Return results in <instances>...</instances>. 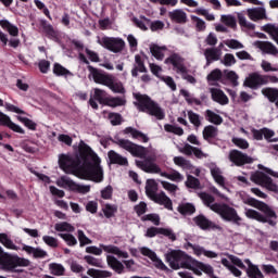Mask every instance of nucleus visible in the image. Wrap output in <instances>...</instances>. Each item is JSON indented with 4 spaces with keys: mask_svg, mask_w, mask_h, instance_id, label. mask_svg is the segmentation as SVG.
Wrapping results in <instances>:
<instances>
[{
    "mask_svg": "<svg viewBox=\"0 0 278 278\" xmlns=\"http://www.w3.org/2000/svg\"><path fill=\"white\" fill-rule=\"evenodd\" d=\"M53 73L56 75V77H66L68 75H73L71 71H68L66 67L62 66L60 63H54L53 65Z\"/></svg>",
    "mask_w": 278,
    "mask_h": 278,
    "instance_id": "47",
    "label": "nucleus"
},
{
    "mask_svg": "<svg viewBox=\"0 0 278 278\" xmlns=\"http://www.w3.org/2000/svg\"><path fill=\"white\" fill-rule=\"evenodd\" d=\"M108 97L109 96L105 90L96 88L93 89V96H91V98L89 99V105L92 108V110H99L98 103H100V105H105Z\"/></svg>",
    "mask_w": 278,
    "mask_h": 278,
    "instance_id": "14",
    "label": "nucleus"
},
{
    "mask_svg": "<svg viewBox=\"0 0 278 278\" xmlns=\"http://www.w3.org/2000/svg\"><path fill=\"white\" fill-rule=\"evenodd\" d=\"M17 258L20 260V264L18 263H13L9 266H2L3 270H5L7 273H24L23 269H16L20 267L23 268H27V266H29V264H31V262H29V260L27 258H23L17 256Z\"/></svg>",
    "mask_w": 278,
    "mask_h": 278,
    "instance_id": "24",
    "label": "nucleus"
},
{
    "mask_svg": "<svg viewBox=\"0 0 278 278\" xmlns=\"http://www.w3.org/2000/svg\"><path fill=\"white\" fill-rule=\"evenodd\" d=\"M100 247L101 249H103V251H105V253H113V255L124 257V260H127V257H129V253L121 251V249H118V247L116 245L101 244Z\"/></svg>",
    "mask_w": 278,
    "mask_h": 278,
    "instance_id": "34",
    "label": "nucleus"
},
{
    "mask_svg": "<svg viewBox=\"0 0 278 278\" xmlns=\"http://www.w3.org/2000/svg\"><path fill=\"white\" fill-rule=\"evenodd\" d=\"M40 27L42 28L46 38H49V40H53L54 42H58V40H60V33L55 30V28H53V25L49 24L47 20L40 21Z\"/></svg>",
    "mask_w": 278,
    "mask_h": 278,
    "instance_id": "17",
    "label": "nucleus"
},
{
    "mask_svg": "<svg viewBox=\"0 0 278 278\" xmlns=\"http://www.w3.org/2000/svg\"><path fill=\"white\" fill-rule=\"evenodd\" d=\"M193 223L199 227V229H202V231H216L220 229V226H218L216 223L206 218L205 215L200 214L193 217Z\"/></svg>",
    "mask_w": 278,
    "mask_h": 278,
    "instance_id": "12",
    "label": "nucleus"
},
{
    "mask_svg": "<svg viewBox=\"0 0 278 278\" xmlns=\"http://www.w3.org/2000/svg\"><path fill=\"white\" fill-rule=\"evenodd\" d=\"M152 201L157 205H163L165 210L173 212V200H170V198H168L164 191H161Z\"/></svg>",
    "mask_w": 278,
    "mask_h": 278,
    "instance_id": "26",
    "label": "nucleus"
},
{
    "mask_svg": "<svg viewBox=\"0 0 278 278\" xmlns=\"http://www.w3.org/2000/svg\"><path fill=\"white\" fill-rule=\"evenodd\" d=\"M55 231H67V233H73L75 231V226L68 224L67 222L58 223L54 225Z\"/></svg>",
    "mask_w": 278,
    "mask_h": 278,
    "instance_id": "51",
    "label": "nucleus"
},
{
    "mask_svg": "<svg viewBox=\"0 0 278 278\" xmlns=\"http://www.w3.org/2000/svg\"><path fill=\"white\" fill-rule=\"evenodd\" d=\"M135 99L137 101L135 105L139 112L154 116L156 121H164V118H166L164 109L148 94L135 93Z\"/></svg>",
    "mask_w": 278,
    "mask_h": 278,
    "instance_id": "3",
    "label": "nucleus"
},
{
    "mask_svg": "<svg viewBox=\"0 0 278 278\" xmlns=\"http://www.w3.org/2000/svg\"><path fill=\"white\" fill-rule=\"evenodd\" d=\"M251 181H253L257 186H262L263 188H266L270 192H275L276 194H278L277 184L273 182V178H270L268 175L264 174L263 172H255L254 174H252Z\"/></svg>",
    "mask_w": 278,
    "mask_h": 278,
    "instance_id": "8",
    "label": "nucleus"
},
{
    "mask_svg": "<svg viewBox=\"0 0 278 278\" xmlns=\"http://www.w3.org/2000/svg\"><path fill=\"white\" fill-rule=\"evenodd\" d=\"M211 97L215 103H219V105L229 104V98L225 94V91L218 88H211Z\"/></svg>",
    "mask_w": 278,
    "mask_h": 278,
    "instance_id": "23",
    "label": "nucleus"
},
{
    "mask_svg": "<svg viewBox=\"0 0 278 278\" xmlns=\"http://www.w3.org/2000/svg\"><path fill=\"white\" fill-rule=\"evenodd\" d=\"M59 166L66 175H74L78 179L94 181L96 184L103 181L101 159H99V155L84 140L78 144L77 156L66 154L59 156Z\"/></svg>",
    "mask_w": 278,
    "mask_h": 278,
    "instance_id": "1",
    "label": "nucleus"
},
{
    "mask_svg": "<svg viewBox=\"0 0 278 278\" xmlns=\"http://www.w3.org/2000/svg\"><path fill=\"white\" fill-rule=\"evenodd\" d=\"M177 212L181 214V216H192L197 212V206L190 202L180 203L177 207Z\"/></svg>",
    "mask_w": 278,
    "mask_h": 278,
    "instance_id": "32",
    "label": "nucleus"
},
{
    "mask_svg": "<svg viewBox=\"0 0 278 278\" xmlns=\"http://www.w3.org/2000/svg\"><path fill=\"white\" fill-rule=\"evenodd\" d=\"M11 264H21L18 255H12L3 251L0 247V266H11Z\"/></svg>",
    "mask_w": 278,
    "mask_h": 278,
    "instance_id": "20",
    "label": "nucleus"
},
{
    "mask_svg": "<svg viewBox=\"0 0 278 278\" xmlns=\"http://www.w3.org/2000/svg\"><path fill=\"white\" fill-rule=\"evenodd\" d=\"M108 156L111 164H117L118 166H129V161L127 157L118 154L114 150H110Z\"/></svg>",
    "mask_w": 278,
    "mask_h": 278,
    "instance_id": "27",
    "label": "nucleus"
},
{
    "mask_svg": "<svg viewBox=\"0 0 278 278\" xmlns=\"http://www.w3.org/2000/svg\"><path fill=\"white\" fill-rule=\"evenodd\" d=\"M211 175L219 186H225V177H223L220 168L215 167L211 169Z\"/></svg>",
    "mask_w": 278,
    "mask_h": 278,
    "instance_id": "55",
    "label": "nucleus"
},
{
    "mask_svg": "<svg viewBox=\"0 0 278 278\" xmlns=\"http://www.w3.org/2000/svg\"><path fill=\"white\" fill-rule=\"evenodd\" d=\"M254 47H256L267 55H278L277 47L270 41H255Z\"/></svg>",
    "mask_w": 278,
    "mask_h": 278,
    "instance_id": "19",
    "label": "nucleus"
},
{
    "mask_svg": "<svg viewBox=\"0 0 278 278\" xmlns=\"http://www.w3.org/2000/svg\"><path fill=\"white\" fill-rule=\"evenodd\" d=\"M49 270L54 277H63L64 273H66V269L63 267V265L58 263H51L49 265Z\"/></svg>",
    "mask_w": 278,
    "mask_h": 278,
    "instance_id": "45",
    "label": "nucleus"
},
{
    "mask_svg": "<svg viewBox=\"0 0 278 278\" xmlns=\"http://www.w3.org/2000/svg\"><path fill=\"white\" fill-rule=\"evenodd\" d=\"M178 151L179 153H184L185 155H195V157H198L199 160H201V157H203V151L199 148L192 147L190 146V143H186L184 148H179L178 147Z\"/></svg>",
    "mask_w": 278,
    "mask_h": 278,
    "instance_id": "29",
    "label": "nucleus"
},
{
    "mask_svg": "<svg viewBox=\"0 0 278 278\" xmlns=\"http://www.w3.org/2000/svg\"><path fill=\"white\" fill-rule=\"evenodd\" d=\"M56 186L64 189L68 188L71 192H78V194H88V192H90V186L79 185L73 179L68 178V176H62L60 179H58Z\"/></svg>",
    "mask_w": 278,
    "mask_h": 278,
    "instance_id": "7",
    "label": "nucleus"
},
{
    "mask_svg": "<svg viewBox=\"0 0 278 278\" xmlns=\"http://www.w3.org/2000/svg\"><path fill=\"white\" fill-rule=\"evenodd\" d=\"M229 161L235 164V166H244L245 164H253V157L249 156L247 153H242L239 150H231L229 152Z\"/></svg>",
    "mask_w": 278,
    "mask_h": 278,
    "instance_id": "13",
    "label": "nucleus"
},
{
    "mask_svg": "<svg viewBox=\"0 0 278 278\" xmlns=\"http://www.w3.org/2000/svg\"><path fill=\"white\" fill-rule=\"evenodd\" d=\"M222 23H224L226 27H230V29H236V27H238V23L233 15H222Z\"/></svg>",
    "mask_w": 278,
    "mask_h": 278,
    "instance_id": "54",
    "label": "nucleus"
},
{
    "mask_svg": "<svg viewBox=\"0 0 278 278\" xmlns=\"http://www.w3.org/2000/svg\"><path fill=\"white\" fill-rule=\"evenodd\" d=\"M262 94L268 99L270 103H277L278 101V89L273 87H266L262 89Z\"/></svg>",
    "mask_w": 278,
    "mask_h": 278,
    "instance_id": "36",
    "label": "nucleus"
},
{
    "mask_svg": "<svg viewBox=\"0 0 278 278\" xmlns=\"http://www.w3.org/2000/svg\"><path fill=\"white\" fill-rule=\"evenodd\" d=\"M188 118L194 127H201V116L193 111H188Z\"/></svg>",
    "mask_w": 278,
    "mask_h": 278,
    "instance_id": "60",
    "label": "nucleus"
},
{
    "mask_svg": "<svg viewBox=\"0 0 278 278\" xmlns=\"http://www.w3.org/2000/svg\"><path fill=\"white\" fill-rule=\"evenodd\" d=\"M184 257L185 252L181 250H172L165 254V260L168 262L173 270H179V264H181V260H184Z\"/></svg>",
    "mask_w": 278,
    "mask_h": 278,
    "instance_id": "15",
    "label": "nucleus"
},
{
    "mask_svg": "<svg viewBox=\"0 0 278 278\" xmlns=\"http://www.w3.org/2000/svg\"><path fill=\"white\" fill-rule=\"evenodd\" d=\"M243 86L245 88H251V90H257V88H262V86H266V81L264 80V75L257 72L250 73L249 76L244 79Z\"/></svg>",
    "mask_w": 278,
    "mask_h": 278,
    "instance_id": "10",
    "label": "nucleus"
},
{
    "mask_svg": "<svg viewBox=\"0 0 278 278\" xmlns=\"http://www.w3.org/2000/svg\"><path fill=\"white\" fill-rule=\"evenodd\" d=\"M138 73H149L147 65H144V59L140 54L135 55V64L131 70V77H138Z\"/></svg>",
    "mask_w": 278,
    "mask_h": 278,
    "instance_id": "22",
    "label": "nucleus"
},
{
    "mask_svg": "<svg viewBox=\"0 0 278 278\" xmlns=\"http://www.w3.org/2000/svg\"><path fill=\"white\" fill-rule=\"evenodd\" d=\"M185 60L178 53H173L167 59H165V64H172L176 73L182 74V79H186L189 84H197V78L188 74V67L184 64Z\"/></svg>",
    "mask_w": 278,
    "mask_h": 278,
    "instance_id": "5",
    "label": "nucleus"
},
{
    "mask_svg": "<svg viewBox=\"0 0 278 278\" xmlns=\"http://www.w3.org/2000/svg\"><path fill=\"white\" fill-rule=\"evenodd\" d=\"M180 94L182 97H185V100L187 101V103L189 105H192V103H194V105H202L203 104L202 101H207V96L205 93H202L200 96V100L197 99V98L190 97V92L188 90H186V89H181L180 90Z\"/></svg>",
    "mask_w": 278,
    "mask_h": 278,
    "instance_id": "28",
    "label": "nucleus"
},
{
    "mask_svg": "<svg viewBox=\"0 0 278 278\" xmlns=\"http://www.w3.org/2000/svg\"><path fill=\"white\" fill-rule=\"evenodd\" d=\"M106 262H108L110 268L115 270V273H117V275H123V271L125 270V265H123V263H121V261H118L113 255H108Z\"/></svg>",
    "mask_w": 278,
    "mask_h": 278,
    "instance_id": "31",
    "label": "nucleus"
},
{
    "mask_svg": "<svg viewBox=\"0 0 278 278\" xmlns=\"http://www.w3.org/2000/svg\"><path fill=\"white\" fill-rule=\"evenodd\" d=\"M205 121L212 123V125H223V116L216 114L212 110H206L204 113Z\"/></svg>",
    "mask_w": 278,
    "mask_h": 278,
    "instance_id": "38",
    "label": "nucleus"
},
{
    "mask_svg": "<svg viewBox=\"0 0 278 278\" xmlns=\"http://www.w3.org/2000/svg\"><path fill=\"white\" fill-rule=\"evenodd\" d=\"M231 142L235 147H238L239 149H249V141H247V139L233 137L231 139Z\"/></svg>",
    "mask_w": 278,
    "mask_h": 278,
    "instance_id": "63",
    "label": "nucleus"
},
{
    "mask_svg": "<svg viewBox=\"0 0 278 278\" xmlns=\"http://www.w3.org/2000/svg\"><path fill=\"white\" fill-rule=\"evenodd\" d=\"M0 26L2 29H7V31L10 34V36L16 37L18 36V27L10 23L8 20H1Z\"/></svg>",
    "mask_w": 278,
    "mask_h": 278,
    "instance_id": "42",
    "label": "nucleus"
},
{
    "mask_svg": "<svg viewBox=\"0 0 278 278\" xmlns=\"http://www.w3.org/2000/svg\"><path fill=\"white\" fill-rule=\"evenodd\" d=\"M247 14L250 21L257 23V21H264V18H266V9L264 8L248 9Z\"/></svg>",
    "mask_w": 278,
    "mask_h": 278,
    "instance_id": "25",
    "label": "nucleus"
},
{
    "mask_svg": "<svg viewBox=\"0 0 278 278\" xmlns=\"http://www.w3.org/2000/svg\"><path fill=\"white\" fill-rule=\"evenodd\" d=\"M136 166L143 170V173L156 174L162 173L160 165L155 164L151 159H146L144 161H136Z\"/></svg>",
    "mask_w": 278,
    "mask_h": 278,
    "instance_id": "16",
    "label": "nucleus"
},
{
    "mask_svg": "<svg viewBox=\"0 0 278 278\" xmlns=\"http://www.w3.org/2000/svg\"><path fill=\"white\" fill-rule=\"evenodd\" d=\"M0 243L3 244V247H5V249H11L13 251H16V245L14 244L12 239H10V237H8V233H5V232L0 233Z\"/></svg>",
    "mask_w": 278,
    "mask_h": 278,
    "instance_id": "49",
    "label": "nucleus"
},
{
    "mask_svg": "<svg viewBox=\"0 0 278 278\" xmlns=\"http://www.w3.org/2000/svg\"><path fill=\"white\" fill-rule=\"evenodd\" d=\"M223 55V51L219 48H206L204 50V58L206 60V66L213 64V62H218Z\"/></svg>",
    "mask_w": 278,
    "mask_h": 278,
    "instance_id": "18",
    "label": "nucleus"
},
{
    "mask_svg": "<svg viewBox=\"0 0 278 278\" xmlns=\"http://www.w3.org/2000/svg\"><path fill=\"white\" fill-rule=\"evenodd\" d=\"M87 275H89V277H92V278H110L112 277V271L89 268L87 270Z\"/></svg>",
    "mask_w": 278,
    "mask_h": 278,
    "instance_id": "41",
    "label": "nucleus"
},
{
    "mask_svg": "<svg viewBox=\"0 0 278 278\" xmlns=\"http://www.w3.org/2000/svg\"><path fill=\"white\" fill-rule=\"evenodd\" d=\"M78 241L80 247H86V244H92V240L86 236L84 230H77Z\"/></svg>",
    "mask_w": 278,
    "mask_h": 278,
    "instance_id": "64",
    "label": "nucleus"
},
{
    "mask_svg": "<svg viewBox=\"0 0 278 278\" xmlns=\"http://www.w3.org/2000/svg\"><path fill=\"white\" fill-rule=\"evenodd\" d=\"M166 46H157V45H152L150 47V53L155 58V60H164V52L166 51Z\"/></svg>",
    "mask_w": 278,
    "mask_h": 278,
    "instance_id": "44",
    "label": "nucleus"
},
{
    "mask_svg": "<svg viewBox=\"0 0 278 278\" xmlns=\"http://www.w3.org/2000/svg\"><path fill=\"white\" fill-rule=\"evenodd\" d=\"M102 212L105 218H114L116 212H118V206H116V204L106 203L102 208Z\"/></svg>",
    "mask_w": 278,
    "mask_h": 278,
    "instance_id": "46",
    "label": "nucleus"
},
{
    "mask_svg": "<svg viewBox=\"0 0 278 278\" xmlns=\"http://www.w3.org/2000/svg\"><path fill=\"white\" fill-rule=\"evenodd\" d=\"M241 200L244 205L255 207L256 210H260V212H263V214H265L264 216L262 213L253 208H249L245 212L247 218L257 220V223H268V225H270L271 227H275V225H277V222L273 220V218L277 219V213L268 204H266V202L260 201L251 197L241 198Z\"/></svg>",
    "mask_w": 278,
    "mask_h": 278,
    "instance_id": "2",
    "label": "nucleus"
},
{
    "mask_svg": "<svg viewBox=\"0 0 278 278\" xmlns=\"http://www.w3.org/2000/svg\"><path fill=\"white\" fill-rule=\"evenodd\" d=\"M191 21H193V23H195L197 31H205V29L207 27L205 25V21H203L201 17L195 16V15H191Z\"/></svg>",
    "mask_w": 278,
    "mask_h": 278,
    "instance_id": "59",
    "label": "nucleus"
},
{
    "mask_svg": "<svg viewBox=\"0 0 278 278\" xmlns=\"http://www.w3.org/2000/svg\"><path fill=\"white\" fill-rule=\"evenodd\" d=\"M203 139L210 142L211 140H214L216 136H218V128L216 126H205L203 131H202Z\"/></svg>",
    "mask_w": 278,
    "mask_h": 278,
    "instance_id": "35",
    "label": "nucleus"
},
{
    "mask_svg": "<svg viewBox=\"0 0 278 278\" xmlns=\"http://www.w3.org/2000/svg\"><path fill=\"white\" fill-rule=\"evenodd\" d=\"M87 71H89L90 75L92 76L94 84L108 86L110 84V80L112 79V75L106 74L92 65H88Z\"/></svg>",
    "mask_w": 278,
    "mask_h": 278,
    "instance_id": "11",
    "label": "nucleus"
},
{
    "mask_svg": "<svg viewBox=\"0 0 278 278\" xmlns=\"http://www.w3.org/2000/svg\"><path fill=\"white\" fill-rule=\"evenodd\" d=\"M197 268L205 273V275H208V277H214V267H212V265L199 262Z\"/></svg>",
    "mask_w": 278,
    "mask_h": 278,
    "instance_id": "58",
    "label": "nucleus"
},
{
    "mask_svg": "<svg viewBox=\"0 0 278 278\" xmlns=\"http://www.w3.org/2000/svg\"><path fill=\"white\" fill-rule=\"evenodd\" d=\"M200 199L203 201L204 205H206V207H210V210H212V206H214V201H216V199H214V195L207 193V192H202L200 193Z\"/></svg>",
    "mask_w": 278,
    "mask_h": 278,
    "instance_id": "56",
    "label": "nucleus"
},
{
    "mask_svg": "<svg viewBox=\"0 0 278 278\" xmlns=\"http://www.w3.org/2000/svg\"><path fill=\"white\" fill-rule=\"evenodd\" d=\"M124 134H130V136H132L135 140H142L143 142H149V137H147V135L134 127H126Z\"/></svg>",
    "mask_w": 278,
    "mask_h": 278,
    "instance_id": "37",
    "label": "nucleus"
},
{
    "mask_svg": "<svg viewBox=\"0 0 278 278\" xmlns=\"http://www.w3.org/2000/svg\"><path fill=\"white\" fill-rule=\"evenodd\" d=\"M84 261L89 266H94L96 268H103V261L100 260V258H97V257H94L92 255H85L84 256Z\"/></svg>",
    "mask_w": 278,
    "mask_h": 278,
    "instance_id": "50",
    "label": "nucleus"
},
{
    "mask_svg": "<svg viewBox=\"0 0 278 278\" xmlns=\"http://www.w3.org/2000/svg\"><path fill=\"white\" fill-rule=\"evenodd\" d=\"M106 88H110L112 92H115L116 94H125L126 90L125 87L123 86V83L114 81V77H111V80H109V84L106 85Z\"/></svg>",
    "mask_w": 278,
    "mask_h": 278,
    "instance_id": "39",
    "label": "nucleus"
},
{
    "mask_svg": "<svg viewBox=\"0 0 278 278\" xmlns=\"http://www.w3.org/2000/svg\"><path fill=\"white\" fill-rule=\"evenodd\" d=\"M262 31H265L270 38L278 45V27L274 24H266L262 27Z\"/></svg>",
    "mask_w": 278,
    "mask_h": 278,
    "instance_id": "40",
    "label": "nucleus"
},
{
    "mask_svg": "<svg viewBox=\"0 0 278 278\" xmlns=\"http://www.w3.org/2000/svg\"><path fill=\"white\" fill-rule=\"evenodd\" d=\"M238 22H239V25L241 27H244L245 29H251V30L255 29V24L247 21V17H244V15L242 14L238 15Z\"/></svg>",
    "mask_w": 278,
    "mask_h": 278,
    "instance_id": "62",
    "label": "nucleus"
},
{
    "mask_svg": "<svg viewBox=\"0 0 278 278\" xmlns=\"http://www.w3.org/2000/svg\"><path fill=\"white\" fill-rule=\"evenodd\" d=\"M98 42L108 51H112V53H121L125 49V40L116 37H102Z\"/></svg>",
    "mask_w": 278,
    "mask_h": 278,
    "instance_id": "9",
    "label": "nucleus"
},
{
    "mask_svg": "<svg viewBox=\"0 0 278 278\" xmlns=\"http://www.w3.org/2000/svg\"><path fill=\"white\" fill-rule=\"evenodd\" d=\"M168 16L173 23H178L179 25H186L188 23V14L181 9H175L168 12Z\"/></svg>",
    "mask_w": 278,
    "mask_h": 278,
    "instance_id": "21",
    "label": "nucleus"
},
{
    "mask_svg": "<svg viewBox=\"0 0 278 278\" xmlns=\"http://www.w3.org/2000/svg\"><path fill=\"white\" fill-rule=\"evenodd\" d=\"M146 194L148 199L153 201L160 193H157V182L154 179H148L146 182Z\"/></svg>",
    "mask_w": 278,
    "mask_h": 278,
    "instance_id": "30",
    "label": "nucleus"
},
{
    "mask_svg": "<svg viewBox=\"0 0 278 278\" xmlns=\"http://www.w3.org/2000/svg\"><path fill=\"white\" fill-rule=\"evenodd\" d=\"M174 164H176V166H181L182 168H192V163L184 159V156H175Z\"/></svg>",
    "mask_w": 278,
    "mask_h": 278,
    "instance_id": "61",
    "label": "nucleus"
},
{
    "mask_svg": "<svg viewBox=\"0 0 278 278\" xmlns=\"http://www.w3.org/2000/svg\"><path fill=\"white\" fill-rule=\"evenodd\" d=\"M211 208L212 212L218 214V216H220V218H223V220L226 223H233V225H238V227L242 225V217L238 215V211L228 204L214 203Z\"/></svg>",
    "mask_w": 278,
    "mask_h": 278,
    "instance_id": "4",
    "label": "nucleus"
},
{
    "mask_svg": "<svg viewBox=\"0 0 278 278\" xmlns=\"http://www.w3.org/2000/svg\"><path fill=\"white\" fill-rule=\"evenodd\" d=\"M0 125H1V127H8L12 131H15V134H25V130L21 126H18L14 122H12L10 116H8L5 114H4V117Z\"/></svg>",
    "mask_w": 278,
    "mask_h": 278,
    "instance_id": "33",
    "label": "nucleus"
},
{
    "mask_svg": "<svg viewBox=\"0 0 278 278\" xmlns=\"http://www.w3.org/2000/svg\"><path fill=\"white\" fill-rule=\"evenodd\" d=\"M206 79L208 84H212V81H220L223 79V71L220 68L213 70L207 76Z\"/></svg>",
    "mask_w": 278,
    "mask_h": 278,
    "instance_id": "53",
    "label": "nucleus"
},
{
    "mask_svg": "<svg viewBox=\"0 0 278 278\" xmlns=\"http://www.w3.org/2000/svg\"><path fill=\"white\" fill-rule=\"evenodd\" d=\"M127 103V100L121 98V97H108L106 102L104 105H108L109 108H121Z\"/></svg>",
    "mask_w": 278,
    "mask_h": 278,
    "instance_id": "43",
    "label": "nucleus"
},
{
    "mask_svg": "<svg viewBox=\"0 0 278 278\" xmlns=\"http://www.w3.org/2000/svg\"><path fill=\"white\" fill-rule=\"evenodd\" d=\"M59 237L66 242L67 247H76L77 238L71 233H59Z\"/></svg>",
    "mask_w": 278,
    "mask_h": 278,
    "instance_id": "57",
    "label": "nucleus"
},
{
    "mask_svg": "<svg viewBox=\"0 0 278 278\" xmlns=\"http://www.w3.org/2000/svg\"><path fill=\"white\" fill-rule=\"evenodd\" d=\"M114 144H118L121 149L128 151L134 157H140L141 160H147V148L138 146L128 139H116L113 141Z\"/></svg>",
    "mask_w": 278,
    "mask_h": 278,
    "instance_id": "6",
    "label": "nucleus"
},
{
    "mask_svg": "<svg viewBox=\"0 0 278 278\" xmlns=\"http://www.w3.org/2000/svg\"><path fill=\"white\" fill-rule=\"evenodd\" d=\"M245 270L250 278H264V274H262V270L256 265H250V267H245Z\"/></svg>",
    "mask_w": 278,
    "mask_h": 278,
    "instance_id": "48",
    "label": "nucleus"
},
{
    "mask_svg": "<svg viewBox=\"0 0 278 278\" xmlns=\"http://www.w3.org/2000/svg\"><path fill=\"white\" fill-rule=\"evenodd\" d=\"M186 186L192 190H199V188H201V180L192 175H188Z\"/></svg>",
    "mask_w": 278,
    "mask_h": 278,
    "instance_id": "52",
    "label": "nucleus"
}]
</instances>
